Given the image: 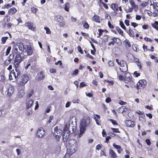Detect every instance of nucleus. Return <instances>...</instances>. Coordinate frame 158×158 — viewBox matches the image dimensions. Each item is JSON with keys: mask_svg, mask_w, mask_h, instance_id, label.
I'll list each match as a JSON object with an SVG mask.
<instances>
[{"mask_svg": "<svg viewBox=\"0 0 158 158\" xmlns=\"http://www.w3.org/2000/svg\"><path fill=\"white\" fill-rule=\"evenodd\" d=\"M89 123L90 118L89 117H84L81 120L80 135H82L85 130L86 127L89 125Z\"/></svg>", "mask_w": 158, "mask_h": 158, "instance_id": "1", "label": "nucleus"}, {"mask_svg": "<svg viewBox=\"0 0 158 158\" xmlns=\"http://www.w3.org/2000/svg\"><path fill=\"white\" fill-rule=\"evenodd\" d=\"M77 143L76 140L71 139L67 145V148L70 152L71 154L75 152L77 149Z\"/></svg>", "mask_w": 158, "mask_h": 158, "instance_id": "2", "label": "nucleus"}, {"mask_svg": "<svg viewBox=\"0 0 158 158\" xmlns=\"http://www.w3.org/2000/svg\"><path fill=\"white\" fill-rule=\"evenodd\" d=\"M24 48L23 44L22 43H19L15 45L13 50L16 53H22L24 51Z\"/></svg>", "mask_w": 158, "mask_h": 158, "instance_id": "3", "label": "nucleus"}, {"mask_svg": "<svg viewBox=\"0 0 158 158\" xmlns=\"http://www.w3.org/2000/svg\"><path fill=\"white\" fill-rule=\"evenodd\" d=\"M29 79V77L26 74H23L21 76L18 82V85L22 86L27 83Z\"/></svg>", "mask_w": 158, "mask_h": 158, "instance_id": "4", "label": "nucleus"}, {"mask_svg": "<svg viewBox=\"0 0 158 158\" xmlns=\"http://www.w3.org/2000/svg\"><path fill=\"white\" fill-rule=\"evenodd\" d=\"M116 61L118 64L120 66V69L123 72H126L128 70L126 62L123 60L119 61L118 59H116Z\"/></svg>", "mask_w": 158, "mask_h": 158, "instance_id": "5", "label": "nucleus"}, {"mask_svg": "<svg viewBox=\"0 0 158 158\" xmlns=\"http://www.w3.org/2000/svg\"><path fill=\"white\" fill-rule=\"evenodd\" d=\"M62 131L61 130L58 129L57 127H55L54 128L53 135L56 139L59 140L62 135Z\"/></svg>", "mask_w": 158, "mask_h": 158, "instance_id": "6", "label": "nucleus"}, {"mask_svg": "<svg viewBox=\"0 0 158 158\" xmlns=\"http://www.w3.org/2000/svg\"><path fill=\"white\" fill-rule=\"evenodd\" d=\"M147 84V82L145 80H141L137 83V87L138 89H143L146 86Z\"/></svg>", "mask_w": 158, "mask_h": 158, "instance_id": "7", "label": "nucleus"}, {"mask_svg": "<svg viewBox=\"0 0 158 158\" xmlns=\"http://www.w3.org/2000/svg\"><path fill=\"white\" fill-rule=\"evenodd\" d=\"M23 60V58L21 57L19 54L17 55L14 60V64L15 67H17L19 64Z\"/></svg>", "mask_w": 158, "mask_h": 158, "instance_id": "8", "label": "nucleus"}, {"mask_svg": "<svg viewBox=\"0 0 158 158\" xmlns=\"http://www.w3.org/2000/svg\"><path fill=\"white\" fill-rule=\"evenodd\" d=\"M45 132L42 128H39L37 131L36 135L39 138H43L44 136Z\"/></svg>", "mask_w": 158, "mask_h": 158, "instance_id": "9", "label": "nucleus"}, {"mask_svg": "<svg viewBox=\"0 0 158 158\" xmlns=\"http://www.w3.org/2000/svg\"><path fill=\"white\" fill-rule=\"evenodd\" d=\"M24 50L27 52V55H31L32 53V50L30 45H25L24 46Z\"/></svg>", "mask_w": 158, "mask_h": 158, "instance_id": "10", "label": "nucleus"}, {"mask_svg": "<svg viewBox=\"0 0 158 158\" xmlns=\"http://www.w3.org/2000/svg\"><path fill=\"white\" fill-rule=\"evenodd\" d=\"M125 123L126 126L128 127H133L135 125L134 122L131 120H126Z\"/></svg>", "mask_w": 158, "mask_h": 158, "instance_id": "11", "label": "nucleus"}, {"mask_svg": "<svg viewBox=\"0 0 158 158\" xmlns=\"http://www.w3.org/2000/svg\"><path fill=\"white\" fill-rule=\"evenodd\" d=\"M14 92V89L12 85H10L7 90V95L10 96H11Z\"/></svg>", "mask_w": 158, "mask_h": 158, "instance_id": "12", "label": "nucleus"}, {"mask_svg": "<svg viewBox=\"0 0 158 158\" xmlns=\"http://www.w3.org/2000/svg\"><path fill=\"white\" fill-rule=\"evenodd\" d=\"M25 27H27L29 29L33 31L35 30V28L34 27L32 23L27 22L25 24Z\"/></svg>", "mask_w": 158, "mask_h": 158, "instance_id": "13", "label": "nucleus"}, {"mask_svg": "<svg viewBox=\"0 0 158 158\" xmlns=\"http://www.w3.org/2000/svg\"><path fill=\"white\" fill-rule=\"evenodd\" d=\"M45 77L44 73L43 72H41L38 73L36 76V79L38 80H40L43 79Z\"/></svg>", "mask_w": 158, "mask_h": 158, "instance_id": "14", "label": "nucleus"}, {"mask_svg": "<svg viewBox=\"0 0 158 158\" xmlns=\"http://www.w3.org/2000/svg\"><path fill=\"white\" fill-rule=\"evenodd\" d=\"M15 75V78L16 79L17 77L20 75V73L19 71V69L18 68H16L15 70H13L11 71Z\"/></svg>", "mask_w": 158, "mask_h": 158, "instance_id": "15", "label": "nucleus"}, {"mask_svg": "<svg viewBox=\"0 0 158 158\" xmlns=\"http://www.w3.org/2000/svg\"><path fill=\"white\" fill-rule=\"evenodd\" d=\"M113 145L114 148L116 149L118 153H120L123 150V149L120 146L116 145L115 143H114Z\"/></svg>", "mask_w": 158, "mask_h": 158, "instance_id": "16", "label": "nucleus"}, {"mask_svg": "<svg viewBox=\"0 0 158 158\" xmlns=\"http://www.w3.org/2000/svg\"><path fill=\"white\" fill-rule=\"evenodd\" d=\"M125 78L126 81L125 83H127L130 81L131 79V76L130 73H126L125 75Z\"/></svg>", "mask_w": 158, "mask_h": 158, "instance_id": "17", "label": "nucleus"}, {"mask_svg": "<svg viewBox=\"0 0 158 158\" xmlns=\"http://www.w3.org/2000/svg\"><path fill=\"white\" fill-rule=\"evenodd\" d=\"M109 155L112 158H116L117 156L115 152L112 149L109 150Z\"/></svg>", "mask_w": 158, "mask_h": 158, "instance_id": "18", "label": "nucleus"}, {"mask_svg": "<svg viewBox=\"0 0 158 158\" xmlns=\"http://www.w3.org/2000/svg\"><path fill=\"white\" fill-rule=\"evenodd\" d=\"M34 103V101L32 99H30L27 101L26 103L27 108H29L33 105Z\"/></svg>", "mask_w": 158, "mask_h": 158, "instance_id": "19", "label": "nucleus"}, {"mask_svg": "<svg viewBox=\"0 0 158 158\" xmlns=\"http://www.w3.org/2000/svg\"><path fill=\"white\" fill-rule=\"evenodd\" d=\"M69 134L68 132H64V134L63 135V139L64 141L65 142L69 138Z\"/></svg>", "mask_w": 158, "mask_h": 158, "instance_id": "20", "label": "nucleus"}, {"mask_svg": "<svg viewBox=\"0 0 158 158\" xmlns=\"http://www.w3.org/2000/svg\"><path fill=\"white\" fill-rule=\"evenodd\" d=\"M24 90L21 89L19 91L18 93V96L19 98H22L24 95Z\"/></svg>", "mask_w": 158, "mask_h": 158, "instance_id": "21", "label": "nucleus"}, {"mask_svg": "<svg viewBox=\"0 0 158 158\" xmlns=\"http://www.w3.org/2000/svg\"><path fill=\"white\" fill-rule=\"evenodd\" d=\"M17 10L15 7H12L8 10V13L11 15L14 14L17 11Z\"/></svg>", "mask_w": 158, "mask_h": 158, "instance_id": "22", "label": "nucleus"}, {"mask_svg": "<svg viewBox=\"0 0 158 158\" xmlns=\"http://www.w3.org/2000/svg\"><path fill=\"white\" fill-rule=\"evenodd\" d=\"M55 18V20L58 23L60 21H62L63 19V17L60 15L56 16Z\"/></svg>", "mask_w": 158, "mask_h": 158, "instance_id": "23", "label": "nucleus"}, {"mask_svg": "<svg viewBox=\"0 0 158 158\" xmlns=\"http://www.w3.org/2000/svg\"><path fill=\"white\" fill-rule=\"evenodd\" d=\"M93 19L94 22L99 23L100 22V19L99 16L97 15H95L93 17Z\"/></svg>", "mask_w": 158, "mask_h": 158, "instance_id": "24", "label": "nucleus"}, {"mask_svg": "<svg viewBox=\"0 0 158 158\" xmlns=\"http://www.w3.org/2000/svg\"><path fill=\"white\" fill-rule=\"evenodd\" d=\"M130 4L132 6V8L133 9H136L138 8V6L135 4L133 1L131 0L130 1Z\"/></svg>", "mask_w": 158, "mask_h": 158, "instance_id": "25", "label": "nucleus"}, {"mask_svg": "<svg viewBox=\"0 0 158 158\" xmlns=\"http://www.w3.org/2000/svg\"><path fill=\"white\" fill-rule=\"evenodd\" d=\"M152 26L153 28L158 30V27H157L158 26V22L155 21L154 23L152 24Z\"/></svg>", "mask_w": 158, "mask_h": 158, "instance_id": "26", "label": "nucleus"}, {"mask_svg": "<svg viewBox=\"0 0 158 158\" xmlns=\"http://www.w3.org/2000/svg\"><path fill=\"white\" fill-rule=\"evenodd\" d=\"M145 117V116L144 115L141 116H139V120L140 121H141L142 123H144L146 122V120L144 118Z\"/></svg>", "mask_w": 158, "mask_h": 158, "instance_id": "27", "label": "nucleus"}, {"mask_svg": "<svg viewBox=\"0 0 158 158\" xmlns=\"http://www.w3.org/2000/svg\"><path fill=\"white\" fill-rule=\"evenodd\" d=\"M69 3H66L64 6V10L67 11H68L69 10Z\"/></svg>", "mask_w": 158, "mask_h": 158, "instance_id": "28", "label": "nucleus"}, {"mask_svg": "<svg viewBox=\"0 0 158 158\" xmlns=\"http://www.w3.org/2000/svg\"><path fill=\"white\" fill-rule=\"evenodd\" d=\"M34 93V91L32 90H31L27 96V98H30L32 96Z\"/></svg>", "mask_w": 158, "mask_h": 158, "instance_id": "29", "label": "nucleus"}, {"mask_svg": "<svg viewBox=\"0 0 158 158\" xmlns=\"http://www.w3.org/2000/svg\"><path fill=\"white\" fill-rule=\"evenodd\" d=\"M124 42L125 43L126 45L128 47H130L131 46V44H130L129 41L128 40H124Z\"/></svg>", "mask_w": 158, "mask_h": 158, "instance_id": "30", "label": "nucleus"}, {"mask_svg": "<svg viewBox=\"0 0 158 158\" xmlns=\"http://www.w3.org/2000/svg\"><path fill=\"white\" fill-rule=\"evenodd\" d=\"M70 124L69 123L66 124L65 127L64 128V132H68Z\"/></svg>", "mask_w": 158, "mask_h": 158, "instance_id": "31", "label": "nucleus"}, {"mask_svg": "<svg viewBox=\"0 0 158 158\" xmlns=\"http://www.w3.org/2000/svg\"><path fill=\"white\" fill-rule=\"evenodd\" d=\"M95 116L96 117H94V119L96 122L97 124L99 125H100L98 120L96 119V117H97V118L98 119H100V116L98 114H96Z\"/></svg>", "mask_w": 158, "mask_h": 158, "instance_id": "32", "label": "nucleus"}, {"mask_svg": "<svg viewBox=\"0 0 158 158\" xmlns=\"http://www.w3.org/2000/svg\"><path fill=\"white\" fill-rule=\"evenodd\" d=\"M148 2H143L141 4L140 7H141V8H143L148 6Z\"/></svg>", "mask_w": 158, "mask_h": 158, "instance_id": "33", "label": "nucleus"}, {"mask_svg": "<svg viewBox=\"0 0 158 158\" xmlns=\"http://www.w3.org/2000/svg\"><path fill=\"white\" fill-rule=\"evenodd\" d=\"M116 29L118 32L122 36H123V31L120 29L119 27H116Z\"/></svg>", "mask_w": 158, "mask_h": 158, "instance_id": "34", "label": "nucleus"}, {"mask_svg": "<svg viewBox=\"0 0 158 158\" xmlns=\"http://www.w3.org/2000/svg\"><path fill=\"white\" fill-rule=\"evenodd\" d=\"M15 75H14V73L11 72H10V75H9V78L10 80H12L14 78H15Z\"/></svg>", "mask_w": 158, "mask_h": 158, "instance_id": "35", "label": "nucleus"}, {"mask_svg": "<svg viewBox=\"0 0 158 158\" xmlns=\"http://www.w3.org/2000/svg\"><path fill=\"white\" fill-rule=\"evenodd\" d=\"M108 120L111 122L112 123V124L114 125H118V123H117V122H116V121L115 120L110 119H109Z\"/></svg>", "mask_w": 158, "mask_h": 158, "instance_id": "36", "label": "nucleus"}, {"mask_svg": "<svg viewBox=\"0 0 158 158\" xmlns=\"http://www.w3.org/2000/svg\"><path fill=\"white\" fill-rule=\"evenodd\" d=\"M111 40L116 43H119L120 41V40L119 39H118L117 38H115V37H112L111 38Z\"/></svg>", "mask_w": 158, "mask_h": 158, "instance_id": "37", "label": "nucleus"}, {"mask_svg": "<svg viewBox=\"0 0 158 158\" xmlns=\"http://www.w3.org/2000/svg\"><path fill=\"white\" fill-rule=\"evenodd\" d=\"M11 48L10 46L8 47V48H7L6 52V55L7 56L10 53V50L11 49Z\"/></svg>", "mask_w": 158, "mask_h": 158, "instance_id": "38", "label": "nucleus"}, {"mask_svg": "<svg viewBox=\"0 0 158 158\" xmlns=\"http://www.w3.org/2000/svg\"><path fill=\"white\" fill-rule=\"evenodd\" d=\"M129 35L130 36L134 37V33L133 31L131 29H129Z\"/></svg>", "mask_w": 158, "mask_h": 158, "instance_id": "39", "label": "nucleus"}, {"mask_svg": "<svg viewBox=\"0 0 158 158\" xmlns=\"http://www.w3.org/2000/svg\"><path fill=\"white\" fill-rule=\"evenodd\" d=\"M44 29L46 30L47 34H50L51 33V31L49 28L45 27H44Z\"/></svg>", "mask_w": 158, "mask_h": 158, "instance_id": "40", "label": "nucleus"}, {"mask_svg": "<svg viewBox=\"0 0 158 158\" xmlns=\"http://www.w3.org/2000/svg\"><path fill=\"white\" fill-rule=\"evenodd\" d=\"M14 58V54H11L10 55L8 58L7 59L9 60V61L11 62V60L13 59Z\"/></svg>", "mask_w": 158, "mask_h": 158, "instance_id": "41", "label": "nucleus"}, {"mask_svg": "<svg viewBox=\"0 0 158 158\" xmlns=\"http://www.w3.org/2000/svg\"><path fill=\"white\" fill-rule=\"evenodd\" d=\"M82 24H83L84 27L85 28L87 29L89 27V25L87 23L84 22H82Z\"/></svg>", "mask_w": 158, "mask_h": 158, "instance_id": "42", "label": "nucleus"}, {"mask_svg": "<svg viewBox=\"0 0 158 158\" xmlns=\"http://www.w3.org/2000/svg\"><path fill=\"white\" fill-rule=\"evenodd\" d=\"M98 31L99 32V33L98 35L97 36V37H99L102 35V33L104 32V30L101 29H99L98 30Z\"/></svg>", "mask_w": 158, "mask_h": 158, "instance_id": "43", "label": "nucleus"}, {"mask_svg": "<svg viewBox=\"0 0 158 158\" xmlns=\"http://www.w3.org/2000/svg\"><path fill=\"white\" fill-rule=\"evenodd\" d=\"M78 72V69L75 70L72 73V75L73 76L74 75H77Z\"/></svg>", "mask_w": 158, "mask_h": 158, "instance_id": "44", "label": "nucleus"}, {"mask_svg": "<svg viewBox=\"0 0 158 158\" xmlns=\"http://www.w3.org/2000/svg\"><path fill=\"white\" fill-rule=\"evenodd\" d=\"M119 24L121 27L124 30H125L126 27L122 22L120 21Z\"/></svg>", "mask_w": 158, "mask_h": 158, "instance_id": "45", "label": "nucleus"}, {"mask_svg": "<svg viewBox=\"0 0 158 158\" xmlns=\"http://www.w3.org/2000/svg\"><path fill=\"white\" fill-rule=\"evenodd\" d=\"M8 38V37H2V43L3 44H4L6 42V40Z\"/></svg>", "mask_w": 158, "mask_h": 158, "instance_id": "46", "label": "nucleus"}, {"mask_svg": "<svg viewBox=\"0 0 158 158\" xmlns=\"http://www.w3.org/2000/svg\"><path fill=\"white\" fill-rule=\"evenodd\" d=\"M118 78L120 80H124L125 82L126 81L125 78V77H124L123 76L119 75L118 77Z\"/></svg>", "mask_w": 158, "mask_h": 158, "instance_id": "47", "label": "nucleus"}, {"mask_svg": "<svg viewBox=\"0 0 158 158\" xmlns=\"http://www.w3.org/2000/svg\"><path fill=\"white\" fill-rule=\"evenodd\" d=\"M59 23V25L61 27H63L65 25V23L63 21H60Z\"/></svg>", "mask_w": 158, "mask_h": 158, "instance_id": "48", "label": "nucleus"}, {"mask_svg": "<svg viewBox=\"0 0 158 158\" xmlns=\"http://www.w3.org/2000/svg\"><path fill=\"white\" fill-rule=\"evenodd\" d=\"M112 8L114 10H118L117 6L115 4H113L112 5Z\"/></svg>", "mask_w": 158, "mask_h": 158, "instance_id": "49", "label": "nucleus"}, {"mask_svg": "<svg viewBox=\"0 0 158 158\" xmlns=\"http://www.w3.org/2000/svg\"><path fill=\"white\" fill-rule=\"evenodd\" d=\"M108 63L109 66H112L114 65V63L113 61L109 60L108 61Z\"/></svg>", "mask_w": 158, "mask_h": 158, "instance_id": "50", "label": "nucleus"}, {"mask_svg": "<svg viewBox=\"0 0 158 158\" xmlns=\"http://www.w3.org/2000/svg\"><path fill=\"white\" fill-rule=\"evenodd\" d=\"M111 129L114 132L116 133H119V131L118 129V128H111Z\"/></svg>", "mask_w": 158, "mask_h": 158, "instance_id": "51", "label": "nucleus"}, {"mask_svg": "<svg viewBox=\"0 0 158 158\" xmlns=\"http://www.w3.org/2000/svg\"><path fill=\"white\" fill-rule=\"evenodd\" d=\"M105 18L106 19H107L108 21L111 19V17L109 14H106L105 16Z\"/></svg>", "mask_w": 158, "mask_h": 158, "instance_id": "52", "label": "nucleus"}, {"mask_svg": "<svg viewBox=\"0 0 158 158\" xmlns=\"http://www.w3.org/2000/svg\"><path fill=\"white\" fill-rule=\"evenodd\" d=\"M77 49L78 51L80 52L81 54H83V52L80 46H78L77 47Z\"/></svg>", "mask_w": 158, "mask_h": 158, "instance_id": "53", "label": "nucleus"}, {"mask_svg": "<svg viewBox=\"0 0 158 158\" xmlns=\"http://www.w3.org/2000/svg\"><path fill=\"white\" fill-rule=\"evenodd\" d=\"M85 94L87 96L89 97H92L93 96V94L91 93H87V92H86Z\"/></svg>", "mask_w": 158, "mask_h": 158, "instance_id": "54", "label": "nucleus"}, {"mask_svg": "<svg viewBox=\"0 0 158 158\" xmlns=\"http://www.w3.org/2000/svg\"><path fill=\"white\" fill-rule=\"evenodd\" d=\"M5 78L3 75H1L0 76V81H4Z\"/></svg>", "mask_w": 158, "mask_h": 158, "instance_id": "55", "label": "nucleus"}, {"mask_svg": "<svg viewBox=\"0 0 158 158\" xmlns=\"http://www.w3.org/2000/svg\"><path fill=\"white\" fill-rule=\"evenodd\" d=\"M141 17L139 15H136L135 19L136 20H139L141 19Z\"/></svg>", "mask_w": 158, "mask_h": 158, "instance_id": "56", "label": "nucleus"}, {"mask_svg": "<svg viewBox=\"0 0 158 158\" xmlns=\"http://www.w3.org/2000/svg\"><path fill=\"white\" fill-rule=\"evenodd\" d=\"M35 104L36 105L35 106V110H37L38 109L39 107V102L38 101H36L35 102Z\"/></svg>", "mask_w": 158, "mask_h": 158, "instance_id": "57", "label": "nucleus"}, {"mask_svg": "<svg viewBox=\"0 0 158 158\" xmlns=\"http://www.w3.org/2000/svg\"><path fill=\"white\" fill-rule=\"evenodd\" d=\"M146 143L148 145H150L151 144V142L149 139H147L145 140Z\"/></svg>", "mask_w": 158, "mask_h": 158, "instance_id": "58", "label": "nucleus"}, {"mask_svg": "<svg viewBox=\"0 0 158 158\" xmlns=\"http://www.w3.org/2000/svg\"><path fill=\"white\" fill-rule=\"evenodd\" d=\"M86 85V84L84 82H82L80 84V87H83Z\"/></svg>", "mask_w": 158, "mask_h": 158, "instance_id": "59", "label": "nucleus"}, {"mask_svg": "<svg viewBox=\"0 0 158 158\" xmlns=\"http://www.w3.org/2000/svg\"><path fill=\"white\" fill-rule=\"evenodd\" d=\"M146 116L148 117L149 118L151 119L152 118V115L150 113L146 114Z\"/></svg>", "mask_w": 158, "mask_h": 158, "instance_id": "60", "label": "nucleus"}, {"mask_svg": "<svg viewBox=\"0 0 158 158\" xmlns=\"http://www.w3.org/2000/svg\"><path fill=\"white\" fill-rule=\"evenodd\" d=\"M108 25L109 27H110L111 28L113 29L114 28L113 26L111 24L110 21H108Z\"/></svg>", "mask_w": 158, "mask_h": 158, "instance_id": "61", "label": "nucleus"}, {"mask_svg": "<svg viewBox=\"0 0 158 158\" xmlns=\"http://www.w3.org/2000/svg\"><path fill=\"white\" fill-rule=\"evenodd\" d=\"M131 24V25L133 26L134 27H135L138 25V24L135 23H132Z\"/></svg>", "mask_w": 158, "mask_h": 158, "instance_id": "62", "label": "nucleus"}, {"mask_svg": "<svg viewBox=\"0 0 158 158\" xmlns=\"http://www.w3.org/2000/svg\"><path fill=\"white\" fill-rule=\"evenodd\" d=\"M32 112L31 110H29L27 111V112H26V114L27 115H30L32 114Z\"/></svg>", "mask_w": 158, "mask_h": 158, "instance_id": "63", "label": "nucleus"}, {"mask_svg": "<svg viewBox=\"0 0 158 158\" xmlns=\"http://www.w3.org/2000/svg\"><path fill=\"white\" fill-rule=\"evenodd\" d=\"M102 133L103 137H105L106 135V133L104 130H102Z\"/></svg>", "mask_w": 158, "mask_h": 158, "instance_id": "64", "label": "nucleus"}]
</instances>
